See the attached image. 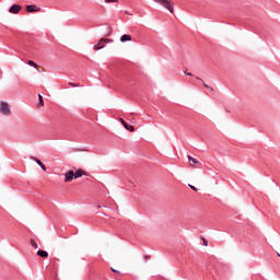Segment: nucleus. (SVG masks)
<instances>
[{
	"mask_svg": "<svg viewBox=\"0 0 280 280\" xmlns=\"http://www.w3.org/2000/svg\"><path fill=\"white\" fill-rule=\"evenodd\" d=\"M112 272H116V275H120L121 272L113 267H110Z\"/></svg>",
	"mask_w": 280,
	"mask_h": 280,
	"instance_id": "4be33fe9",
	"label": "nucleus"
},
{
	"mask_svg": "<svg viewBox=\"0 0 280 280\" xmlns=\"http://www.w3.org/2000/svg\"><path fill=\"white\" fill-rule=\"evenodd\" d=\"M186 75H189L190 78L191 77H194V74L192 73H190V72H184Z\"/></svg>",
	"mask_w": 280,
	"mask_h": 280,
	"instance_id": "5701e85b",
	"label": "nucleus"
},
{
	"mask_svg": "<svg viewBox=\"0 0 280 280\" xmlns=\"http://www.w3.org/2000/svg\"><path fill=\"white\" fill-rule=\"evenodd\" d=\"M188 161L192 163V165H198V163H200L196 158H192L191 155H188Z\"/></svg>",
	"mask_w": 280,
	"mask_h": 280,
	"instance_id": "4468645a",
	"label": "nucleus"
},
{
	"mask_svg": "<svg viewBox=\"0 0 280 280\" xmlns=\"http://www.w3.org/2000/svg\"><path fill=\"white\" fill-rule=\"evenodd\" d=\"M37 257H42V259H47L49 257V253L45 249L37 250Z\"/></svg>",
	"mask_w": 280,
	"mask_h": 280,
	"instance_id": "9d476101",
	"label": "nucleus"
},
{
	"mask_svg": "<svg viewBox=\"0 0 280 280\" xmlns=\"http://www.w3.org/2000/svg\"><path fill=\"white\" fill-rule=\"evenodd\" d=\"M23 10V7L21 4H12L9 9L10 14H19V12Z\"/></svg>",
	"mask_w": 280,
	"mask_h": 280,
	"instance_id": "423d86ee",
	"label": "nucleus"
},
{
	"mask_svg": "<svg viewBox=\"0 0 280 280\" xmlns=\"http://www.w3.org/2000/svg\"><path fill=\"white\" fill-rule=\"evenodd\" d=\"M98 209H102V206H98Z\"/></svg>",
	"mask_w": 280,
	"mask_h": 280,
	"instance_id": "393cba45",
	"label": "nucleus"
},
{
	"mask_svg": "<svg viewBox=\"0 0 280 280\" xmlns=\"http://www.w3.org/2000/svg\"><path fill=\"white\" fill-rule=\"evenodd\" d=\"M27 65H28L30 67H34V69H37V67H38V63H36L34 60H28V61H27Z\"/></svg>",
	"mask_w": 280,
	"mask_h": 280,
	"instance_id": "2eb2a0df",
	"label": "nucleus"
},
{
	"mask_svg": "<svg viewBox=\"0 0 280 280\" xmlns=\"http://www.w3.org/2000/svg\"><path fill=\"white\" fill-rule=\"evenodd\" d=\"M26 12L34 13V12H40V7H37L36 4H27L25 7Z\"/></svg>",
	"mask_w": 280,
	"mask_h": 280,
	"instance_id": "39448f33",
	"label": "nucleus"
},
{
	"mask_svg": "<svg viewBox=\"0 0 280 280\" xmlns=\"http://www.w3.org/2000/svg\"><path fill=\"white\" fill-rule=\"evenodd\" d=\"M120 122L124 126L125 130H128L129 132H135V126L126 122V120H124V118H120Z\"/></svg>",
	"mask_w": 280,
	"mask_h": 280,
	"instance_id": "0eeeda50",
	"label": "nucleus"
},
{
	"mask_svg": "<svg viewBox=\"0 0 280 280\" xmlns=\"http://www.w3.org/2000/svg\"><path fill=\"white\" fill-rule=\"evenodd\" d=\"M106 30L107 32L104 33V36H113V27L107 25Z\"/></svg>",
	"mask_w": 280,
	"mask_h": 280,
	"instance_id": "ddd939ff",
	"label": "nucleus"
},
{
	"mask_svg": "<svg viewBox=\"0 0 280 280\" xmlns=\"http://www.w3.org/2000/svg\"><path fill=\"white\" fill-rule=\"evenodd\" d=\"M155 3H160L163 8H166L171 14H174V4L170 0H153Z\"/></svg>",
	"mask_w": 280,
	"mask_h": 280,
	"instance_id": "f03ea898",
	"label": "nucleus"
},
{
	"mask_svg": "<svg viewBox=\"0 0 280 280\" xmlns=\"http://www.w3.org/2000/svg\"><path fill=\"white\" fill-rule=\"evenodd\" d=\"M200 238L203 242V246H209V241H207V238H205V236H200Z\"/></svg>",
	"mask_w": 280,
	"mask_h": 280,
	"instance_id": "a211bd4d",
	"label": "nucleus"
},
{
	"mask_svg": "<svg viewBox=\"0 0 280 280\" xmlns=\"http://www.w3.org/2000/svg\"><path fill=\"white\" fill-rule=\"evenodd\" d=\"M82 176H89V174L82 168H79L74 172V180H78V178H82Z\"/></svg>",
	"mask_w": 280,
	"mask_h": 280,
	"instance_id": "6e6552de",
	"label": "nucleus"
},
{
	"mask_svg": "<svg viewBox=\"0 0 280 280\" xmlns=\"http://www.w3.org/2000/svg\"><path fill=\"white\" fill-rule=\"evenodd\" d=\"M0 113L5 117H10V115H12V109H10V104H8V102L2 101L0 103Z\"/></svg>",
	"mask_w": 280,
	"mask_h": 280,
	"instance_id": "f257e3e1",
	"label": "nucleus"
},
{
	"mask_svg": "<svg viewBox=\"0 0 280 280\" xmlns=\"http://www.w3.org/2000/svg\"><path fill=\"white\" fill-rule=\"evenodd\" d=\"M39 106H45V101L43 100V95L38 94Z\"/></svg>",
	"mask_w": 280,
	"mask_h": 280,
	"instance_id": "dca6fc26",
	"label": "nucleus"
},
{
	"mask_svg": "<svg viewBox=\"0 0 280 280\" xmlns=\"http://www.w3.org/2000/svg\"><path fill=\"white\" fill-rule=\"evenodd\" d=\"M277 255H278V257H280V254H279V253H277Z\"/></svg>",
	"mask_w": 280,
	"mask_h": 280,
	"instance_id": "a878e982",
	"label": "nucleus"
},
{
	"mask_svg": "<svg viewBox=\"0 0 280 280\" xmlns=\"http://www.w3.org/2000/svg\"><path fill=\"white\" fill-rule=\"evenodd\" d=\"M105 3H119V0H105Z\"/></svg>",
	"mask_w": 280,
	"mask_h": 280,
	"instance_id": "6ab92c4d",
	"label": "nucleus"
},
{
	"mask_svg": "<svg viewBox=\"0 0 280 280\" xmlns=\"http://www.w3.org/2000/svg\"><path fill=\"white\" fill-rule=\"evenodd\" d=\"M31 160L35 161V163H37V165H39L44 172H47V166L40 161V159L31 156Z\"/></svg>",
	"mask_w": 280,
	"mask_h": 280,
	"instance_id": "1a4fd4ad",
	"label": "nucleus"
},
{
	"mask_svg": "<svg viewBox=\"0 0 280 280\" xmlns=\"http://www.w3.org/2000/svg\"><path fill=\"white\" fill-rule=\"evenodd\" d=\"M196 80H200V82H202L205 89H209L210 93H215V90L211 86H209V84H207V82H205V80H202L200 77H196Z\"/></svg>",
	"mask_w": 280,
	"mask_h": 280,
	"instance_id": "9b49d317",
	"label": "nucleus"
},
{
	"mask_svg": "<svg viewBox=\"0 0 280 280\" xmlns=\"http://www.w3.org/2000/svg\"><path fill=\"white\" fill-rule=\"evenodd\" d=\"M73 179H75V174L70 170L65 174V183H71Z\"/></svg>",
	"mask_w": 280,
	"mask_h": 280,
	"instance_id": "20e7f679",
	"label": "nucleus"
},
{
	"mask_svg": "<svg viewBox=\"0 0 280 280\" xmlns=\"http://www.w3.org/2000/svg\"><path fill=\"white\" fill-rule=\"evenodd\" d=\"M31 246H33L36 250V248H38V244L36 243V241H34V238H31Z\"/></svg>",
	"mask_w": 280,
	"mask_h": 280,
	"instance_id": "f3484780",
	"label": "nucleus"
},
{
	"mask_svg": "<svg viewBox=\"0 0 280 280\" xmlns=\"http://www.w3.org/2000/svg\"><path fill=\"white\" fill-rule=\"evenodd\" d=\"M188 187L192 189V191H198V188H196L194 185L189 184Z\"/></svg>",
	"mask_w": 280,
	"mask_h": 280,
	"instance_id": "412c9836",
	"label": "nucleus"
},
{
	"mask_svg": "<svg viewBox=\"0 0 280 280\" xmlns=\"http://www.w3.org/2000/svg\"><path fill=\"white\" fill-rule=\"evenodd\" d=\"M68 84H69V86H73V88H78V86H80V84H78V83H73V82H69Z\"/></svg>",
	"mask_w": 280,
	"mask_h": 280,
	"instance_id": "aec40b11",
	"label": "nucleus"
},
{
	"mask_svg": "<svg viewBox=\"0 0 280 280\" xmlns=\"http://www.w3.org/2000/svg\"><path fill=\"white\" fill-rule=\"evenodd\" d=\"M125 14H130L128 11H125Z\"/></svg>",
	"mask_w": 280,
	"mask_h": 280,
	"instance_id": "b1692460",
	"label": "nucleus"
},
{
	"mask_svg": "<svg viewBox=\"0 0 280 280\" xmlns=\"http://www.w3.org/2000/svg\"><path fill=\"white\" fill-rule=\"evenodd\" d=\"M114 40L110 38H106L103 37L98 40V43L96 45H94L93 49L95 51H100V49H104L106 47V45H104V43H113Z\"/></svg>",
	"mask_w": 280,
	"mask_h": 280,
	"instance_id": "7ed1b4c3",
	"label": "nucleus"
},
{
	"mask_svg": "<svg viewBox=\"0 0 280 280\" xmlns=\"http://www.w3.org/2000/svg\"><path fill=\"white\" fill-rule=\"evenodd\" d=\"M130 40H132V36L128 35V34H124L120 37V43H129Z\"/></svg>",
	"mask_w": 280,
	"mask_h": 280,
	"instance_id": "f8f14e48",
	"label": "nucleus"
}]
</instances>
